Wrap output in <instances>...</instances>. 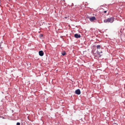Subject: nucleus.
<instances>
[{
    "mask_svg": "<svg viewBox=\"0 0 125 125\" xmlns=\"http://www.w3.org/2000/svg\"><path fill=\"white\" fill-rule=\"evenodd\" d=\"M114 18L113 17L108 18L107 19H105L104 21V22L105 23L110 22L112 23L114 21Z\"/></svg>",
    "mask_w": 125,
    "mask_h": 125,
    "instance_id": "obj_1",
    "label": "nucleus"
},
{
    "mask_svg": "<svg viewBox=\"0 0 125 125\" xmlns=\"http://www.w3.org/2000/svg\"><path fill=\"white\" fill-rule=\"evenodd\" d=\"M88 18L91 22H94V20H96L94 16H93L92 17H88Z\"/></svg>",
    "mask_w": 125,
    "mask_h": 125,
    "instance_id": "obj_2",
    "label": "nucleus"
},
{
    "mask_svg": "<svg viewBox=\"0 0 125 125\" xmlns=\"http://www.w3.org/2000/svg\"><path fill=\"white\" fill-rule=\"evenodd\" d=\"M75 93L77 94H81V91L80 89H78L76 90L75 91Z\"/></svg>",
    "mask_w": 125,
    "mask_h": 125,
    "instance_id": "obj_3",
    "label": "nucleus"
},
{
    "mask_svg": "<svg viewBox=\"0 0 125 125\" xmlns=\"http://www.w3.org/2000/svg\"><path fill=\"white\" fill-rule=\"evenodd\" d=\"M74 37L76 38H79L81 37V35L80 34H74Z\"/></svg>",
    "mask_w": 125,
    "mask_h": 125,
    "instance_id": "obj_4",
    "label": "nucleus"
},
{
    "mask_svg": "<svg viewBox=\"0 0 125 125\" xmlns=\"http://www.w3.org/2000/svg\"><path fill=\"white\" fill-rule=\"evenodd\" d=\"M39 54L40 56H42L44 54L43 52L42 51H40L39 52Z\"/></svg>",
    "mask_w": 125,
    "mask_h": 125,
    "instance_id": "obj_5",
    "label": "nucleus"
},
{
    "mask_svg": "<svg viewBox=\"0 0 125 125\" xmlns=\"http://www.w3.org/2000/svg\"><path fill=\"white\" fill-rule=\"evenodd\" d=\"M97 49H100L101 48L102 49V47L101 45H98L96 46Z\"/></svg>",
    "mask_w": 125,
    "mask_h": 125,
    "instance_id": "obj_6",
    "label": "nucleus"
},
{
    "mask_svg": "<svg viewBox=\"0 0 125 125\" xmlns=\"http://www.w3.org/2000/svg\"><path fill=\"white\" fill-rule=\"evenodd\" d=\"M97 54L99 55V57H100L101 56V55L100 54V52L99 51H97Z\"/></svg>",
    "mask_w": 125,
    "mask_h": 125,
    "instance_id": "obj_7",
    "label": "nucleus"
},
{
    "mask_svg": "<svg viewBox=\"0 0 125 125\" xmlns=\"http://www.w3.org/2000/svg\"><path fill=\"white\" fill-rule=\"evenodd\" d=\"M62 54L64 56L66 54V52L64 51L62 52Z\"/></svg>",
    "mask_w": 125,
    "mask_h": 125,
    "instance_id": "obj_8",
    "label": "nucleus"
},
{
    "mask_svg": "<svg viewBox=\"0 0 125 125\" xmlns=\"http://www.w3.org/2000/svg\"><path fill=\"white\" fill-rule=\"evenodd\" d=\"M20 123L18 122L17 123L16 125H20Z\"/></svg>",
    "mask_w": 125,
    "mask_h": 125,
    "instance_id": "obj_9",
    "label": "nucleus"
},
{
    "mask_svg": "<svg viewBox=\"0 0 125 125\" xmlns=\"http://www.w3.org/2000/svg\"><path fill=\"white\" fill-rule=\"evenodd\" d=\"M107 12L106 11H104V13H106Z\"/></svg>",
    "mask_w": 125,
    "mask_h": 125,
    "instance_id": "obj_10",
    "label": "nucleus"
},
{
    "mask_svg": "<svg viewBox=\"0 0 125 125\" xmlns=\"http://www.w3.org/2000/svg\"><path fill=\"white\" fill-rule=\"evenodd\" d=\"M102 51H101V52H100V53H102Z\"/></svg>",
    "mask_w": 125,
    "mask_h": 125,
    "instance_id": "obj_11",
    "label": "nucleus"
},
{
    "mask_svg": "<svg viewBox=\"0 0 125 125\" xmlns=\"http://www.w3.org/2000/svg\"><path fill=\"white\" fill-rule=\"evenodd\" d=\"M65 18H66H66H67V17H65Z\"/></svg>",
    "mask_w": 125,
    "mask_h": 125,
    "instance_id": "obj_12",
    "label": "nucleus"
},
{
    "mask_svg": "<svg viewBox=\"0 0 125 125\" xmlns=\"http://www.w3.org/2000/svg\"><path fill=\"white\" fill-rule=\"evenodd\" d=\"M41 36H42V35Z\"/></svg>",
    "mask_w": 125,
    "mask_h": 125,
    "instance_id": "obj_13",
    "label": "nucleus"
}]
</instances>
